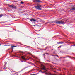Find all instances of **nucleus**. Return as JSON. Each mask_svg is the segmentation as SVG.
Returning <instances> with one entry per match:
<instances>
[{
    "label": "nucleus",
    "instance_id": "obj_1",
    "mask_svg": "<svg viewBox=\"0 0 75 75\" xmlns=\"http://www.w3.org/2000/svg\"><path fill=\"white\" fill-rule=\"evenodd\" d=\"M41 7H42L41 5L39 4H37V6H35V7L38 10H41Z\"/></svg>",
    "mask_w": 75,
    "mask_h": 75
},
{
    "label": "nucleus",
    "instance_id": "obj_2",
    "mask_svg": "<svg viewBox=\"0 0 75 75\" xmlns=\"http://www.w3.org/2000/svg\"><path fill=\"white\" fill-rule=\"evenodd\" d=\"M56 24H64V22L62 21H57L56 22Z\"/></svg>",
    "mask_w": 75,
    "mask_h": 75
},
{
    "label": "nucleus",
    "instance_id": "obj_3",
    "mask_svg": "<svg viewBox=\"0 0 75 75\" xmlns=\"http://www.w3.org/2000/svg\"><path fill=\"white\" fill-rule=\"evenodd\" d=\"M9 7H11V8H16V6L13 5H10L8 6Z\"/></svg>",
    "mask_w": 75,
    "mask_h": 75
},
{
    "label": "nucleus",
    "instance_id": "obj_4",
    "mask_svg": "<svg viewBox=\"0 0 75 75\" xmlns=\"http://www.w3.org/2000/svg\"><path fill=\"white\" fill-rule=\"evenodd\" d=\"M33 2H38V3H40L41 2V1H40V0H33Z\"/></svg>",
    "mask_w": 75,
    "mask_h": 75
},
{
    "label": "nucleus",
    "instance_id": "obj_5",
    "mask_svg": "<svg viewBox=\"0 0 75 75\" xmlns=\"http://www.w3.org/2000/svg\"><path fill=\"white\" fill-rule=\"evenodd\" d=\"M75 10V7H73L71 9V11H72V12H73V11H74Z\"/></svg>",
    "mask_w": 75,
    "mask_h": 75
},
{
    "label": "nucleus",
    "instance_id": "obj_6",
    "mask_svg": "<svg viewBox=\"0 0 75 75\" xmlns=\"http://www.w3.org/2000/svg\"><path fill=\"white\" fill-rule=\"evenodd\" d=\"M30 21H34L35 22L36 21V20L33 19H31L30 20Z\"/></svg>",
    "mask_w": 75,
    "mask_h": 75
},
{
    "label": "nucleus",
    "instance_id": "obj_7",
    "mask_svg": "<svg viewBox=\"0 0 75 75\" xmlns=\"http://www.w3.org/2000/svg\"><path fill=\"white\" fill-rule=\"evenodd\" d=\"M21 58L23 59H24V60H25V57L24 56H21Z\"/></svg>",
    "mask_w": 75,
    "mask_h": 75
},
{
    "label": "nucleus",
    "instance_id": "obj_8",
    "mask_svg": "<svg viewBox=\"0 0 75 75\" xmlns=\"http://www.w3.org/2000/svg\"><path fill=\"white\" fill-rule=\"evenodd\" d=\"M42 68H43L42 69H43L44 70H45V67H44V66H43Z\"/></svg>",
    "mask_w": 75,
    "mask_h": 75
},
{
    "label": "nucleus",
    "instance_id": "obj_9",
    "mask_svg": "<svg viewBox=\"0 0 75 75\" xmlns=\"http://www.w3.org/2000/svg\"><path fill=\"white\" fill-rule=\"evenodd\" d=\"M21 4H24V2L21 1L20 2Z\"/></svg>",
    "mask_w": 75,
    "mask_h": 75
},
{
    "label": "nucleus",
    "instance_id": "obj_10",
    "mask_svg": "<svg viewBox=\"0 0 75 75\" xmlns=\"http://www.w3.org/2000/svg\"><path fill=\"white\" fill-rule=\"evenodd\" d=\"M11 47H17L16 46H11Z\"/></svg>",
    "mask_w": 75,
    "mask_h": 75
},
{
    "label": "nucleus",
    "instance_id": "obj_11",
    "mask_svg": "<svg viewBox=\"0 0 75 75\" xmlns=\"http://www.w3.org/2000/svg\"><path fill=\"white\" fill-rule=\"evenodd\" d=\"M57 44H60V42H57Z\"/></svg>",
    "mask_w": 75,
    "mask_h": 75
},
{
    "label": "nucleus",
    "instance_id": "obj_12",
    "mask_svg": "<svg viewBox=\"0 0 75 75\" xmlns=\"http://www.w3.org/2000/svg\"><path fill=\"white\" fill-rule=\"evenodd\" d=\"M60 44H64V42H60Z\"/></svg>",
    "mask_w": 75,
    "mask_h": 75
},
{
    "label": "nucleus",
    "instance_id": "obj_13",
    "mask_svg": "<svg viewBox=\"0 0 75 75\" xmlns=\"http://www.w3.org/2000/svg\"><path fill=\"white\" fill-rule=\"evenodd\" d=\"M2 16H3V15H0V18H1V17H2Z\"/></svg>",
    "mask_w": 75,
    "mask_h": 75
},
{
    "label": "nucleus",
    "instance_id": "obj_14",
    "mask_svg": "<svg viewBox=\"0 0 75 75\" xmlns=\"http://www.w3.org/2000/svg\"><path fill=\"white\" fill-rule=\"evenodd\" d=\"M46 74H47V75H48V73H46Z\"/></svg>",
    "mask_w": 75,
    "mask_h": 75
},
{
    "label": "nucleus",
    "instance_id": "obj_15",
    "mask_svg": "<svg viewBox=\"0 0 75 75\" xmlns=\"http://www.w3.org/2000/svg\"><path fill=\"white\" fill-rule=\"evenodd\" d=\"M39 62V63H41V62Z\"/></svg>",
    "mask_w": 75,
    "mask_h": 75
},
{
    "label": "nucleus",
    "instance_id": "obj_16",
    "mask_svg": "<svg viewBox=\"0 0 75 75\" xmlns=\"http://www.w3.org/2000/svg\"><path fill=\"white\" fill-rule=\"evenodd\" d=\"M50 75H51V74H49Z\"/></svg>",
    "mask_w": 75,
    "mask_h": 75
},
{
    "label": "nucleus",
    "instance_id": "obj_17",
    "mask_svg": "<svg viewBox=\"0 0 75 75\" xmlns=\"http://www.w3.org/2000/svg\"><path fill=\"white\" fill-rule=\"evenodd\" d=\"M33 26H35V25H34Z\"/></svg>",
    "mask_w": 75,
    "mask_h": 75
},
{
    "label": "nucleus",
    "instance_id": "obj_18",
    "mask_svg": "<svg viewBox=\"0 0 75 75\" xmlns=\"http://www.w3.org/2000/svg\"><path fill=\"white\" fill-rule=\"evenodd\" d=\"M74 46H75V45H74Z\"/></svg>",
    "mask_w": 75,
    "mask_h": 75
},
{
    "label": "nucleus",
    "instance_id": "obj_19",
    "mask_svg": "<svg viewBox=\"0 0 75 75\" xmlns=\"http://www.w3.org/2000/svg\"><path fill=\"white\" fill-rule=\"evenodd\" d=\"M45 55V54H44V55Z\"/></svg>",
    "mask_w": 75,
    "mask_h": 75
},
{
    "label": "nucleus",
    "instance_id": "obj_20",
    "mask_svg": "<svg viewBox=\"0 0 75 75\" xmlns=\"http://www.w3.org/2000/svg\"><path fill=\"white\" fill-rule=\"evenodd\" d=\"M59 47H58V48H59Z\"/></svg>",
    "mask_w": 75,
    "mask_h": 75
},
{
    "label": "nucleus",
    "instance_id": "obj_21",
    "mask_svg": "<svg viewBox=\"0 0 75 75\" xmlns=\"http://www.w3.org/2000/svg\"><path fill=\"white\" fill-rule=\"evenodd\" d=\"M0 45H1V44H0Z\"/></svg>",
    "mask_w": 75,
    "mask_h": 75
},
{
    "label": "nucleus",
    "instance_id": "obj_22",
    "mask_svg": "<svg viewBox=\"0 0 75 75\" xmlns=\"http://www.w3.org/2000/svg\"><path fill=\"white\" fill-rule=\"evenodd\" d=\"M22 61V62H23V61Z\"/></svg>",
    "mask_w": 75,
    "mask_h": 75
},
{
    "label": "nucleus",
    "instance_id": "obj_23",
    "mask_svg": "<svg viewBox=\"0 0 75 75\" xmlns=\"http://www.w3.org/2000/svg\"><path fill=\"white\" fill-rule=\"evenodd\" d=\"M57 57H58V55H57Z\"/></svg>",
    "mask_w": 75,
    "mask_h": 75
}]
</instances>
